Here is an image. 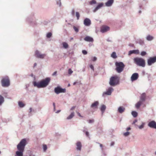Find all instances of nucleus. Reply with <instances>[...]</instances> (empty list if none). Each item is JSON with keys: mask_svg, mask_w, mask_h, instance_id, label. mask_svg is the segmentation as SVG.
<instances>
[{"mask_svg": "<svg viewBox=\"0 0 156 156\" xmlns=\"http://www.w3.org/2000/svg\"><path fill=\"white\" fill-rule=\"evenodd\" d=\"M27 144V141L26 139H22L17 146L18 151L16 152L17 156H23V152L26 145Z\"/></svg>", "mask_w": 156, "mask_h": 156, "instance_id": "nucleus-1", "label": "nucleus"}, {"mask_svg": "<svg viewBox=\"0 0 156 156\" xmlns=\"http://www.w3.org/2000/svg\"><path fill=\"white\" fill-rule=\"evenodd\" d=\"M134 62L138 66L142 67L145 66V60L141 58L136 57L134 59Z\"/></svg>", "mask_w": 156, "mask_h": 156, "instance_id": "nucleus-2", "label": "nucleus"}, {"mask_svg": "<svg viewBox=\"0 0 156 156\" xmlns=\"http://www.w3.org/2000/svg\"><path fill=\"white\" fill-rule=\"evenodd\" d=\"M119 78L117 76H113L110 78L109 84L110 85L114 86L119 83Z\"/></svg>", "mask_w": 156, "mask_h": 156, "instance_id": "nucleus-3", "label": "nucleus"}, {"mask_svg": "<svg viewBox=\"0 0 156 156\" xmlns=\"http://www.w3.org/2000/svg\"><path fill=\"white\" fill-rule=\"evenodd\" d=\"M115 65L116 66V70L119 73H121L123 71L125 66L124 64L122 62H116L115 63Z\"/></svg>", "mask_w": 156, "mask_h": 156, "instance_id": "nucleus-4", "label": "nucleus"}, {"mask_svg": "<svg viewBox=\"0 0 156 156\" xmlns=\"http://www.w3.org/2000/svg\"><path fill=\"white\" fill-rule=\"evenodd\" d=\"M2 85L3 87H8L10 85V81L7 76L3 77L1 80Z\"/></svg>", "mask_w": 156, "mask_h": 156, "instance_id": "nucleus-5", "label": "nucleus"}, {"mask_svg": "<svg viewBox=\"0 0 156 156\" xmlns=\"http://www.w3.org/2000/svg\"><path fill=\"white\" fill-rule=\"evenodd\" d=\"M50 80L51 79L50 77H47L41 81V87L44 88L46 87L49 84Z\"/></svg>", "mask_w": 156, "mask_h": 156, "instance_id": "nucleus-6", "label": "nucleus"}, {"mask_svg": "<svg viewBox=\"0 0 156 156\" xmlns=\"http://www.w3.org/2000/svg\"><path fill=\"white\" fill-rule=\"evenodd\" d=\"M114 89L111 87H109L105 92L103 93L102 94L103 97H105L106 95H110L112 92L113 91Z\"/></svg>", "mask_w": 156, "mask_h": 156, "instance_id": "nucleus-7", "label": "nucleus"}, {"mask_svg": "<svg viewBox=\"0 0 156 156\" xmlns=\"http://www.w3.org/2000/svg\"><path fill=\"white\" fill-rule=\"evenodd\" d=\"M156 62V56L150 57L147 60V63L148 66H151Z\"/></svg>", "mask_w": 156, "mask_h": 156, "instance_id": "nucleus-8", "label": "nucleus"}, {"mask_svg": "<svg viewBox=\"0 0 156 156\" xmlns=\"http://www.w3.org/2000/svg\"><path fill=\"white\" fill-rule=\"evenodd\" d=\"M54 91L57 94H58L60 93H65L66 92V89L65 88L62 89L59 87H57L55 88Z\"/></svg>", "mask_w": 156, "mask_h": 156, "instance_id": "nucleus-9", "label": "nucleus"}, {"mask_svg": "<svg viewBox=\"0 0 156 156\" xmlns=\"http://www.w3.org/2000/svg\"><path fill=\"white\" fill-rule=\"evenodd\" d=\"M35 56L37 58L43 59L46 56L45 54H41L39 51L36 50L35 52Z\"/></svg>", "mask_w": 156, "mask_h": 156, "instance_id": "nucleus-10", "label": "nucleus"}, {"mask_svg": "<svg viewBox=\"0 0 156 156\" xmlns=\"http://www.w3.org/2000/svg\"><path fill=\"white\" fill-rule=\"evenodd\" d=\"M147 125L150 128L156 129V122L154 121L150 122Z\"/></svg>", "mask_w": 156, "mask_h": 156, "instance_id": "nucleus-11", "label": "nucleus"}, {"mask_svg": "<svg viewBox=\"0 0 156 156\" xmlns=\"http://www.w3.org/2000/svg\"><path fill=\"white\" fill-rule=\"evenodd\" d=\"M138 77V74L137 73H135L132 75L131 77V80L132 81H134L137 80Z\"/></svg>", "mask_w": 156, "mask_h": 156, "instance_id": "nucleus-12", "label": "nucleus"}, {"mask_svg": "<svg viewBox=\"0 0 156 156\" xmlns=\"http://www.w3.org/2000/svg\"><path fill=\"white\" fill-rule=\"evenodd\" d=\"M84 24L86 26H89L91 24V21L88 18H86L84 20Z\"/></svg>", "mask_w": 156, "mask_h": 156, "instance_id": "nucleus-13", "label": "nucleus"}, {"mask_svg": "<svg viewBox=\"0 0 156 156\" xmlns=\"http://www.w3.org/2000/svg\"><path fill=\"white\" fill-rule=\"evenodd\" d=\"M109 29L110 28L104 25L101 27V31L102 33H104L108 31Z\"/></svg>", "mask_w": 156, "mask_h": 156, "instance_id": "nucleus-14", "label": "nucleus"}, {"mask_svg": "<svg viewBox=\"0 0 156 156\" xmlns=\"http://www.w3.org/2000/svg\"><path fill=\"white\" fill-rule=\"evenodd\" d=\"M103 5V3H99L98 5L93 10L94 12H97L98 10L101 8Z\"/></svg>", "mask_w": 156, "mask_h": 156, "instance_id": "nucleus-15", "label": "nucleus"}, {"mask_svg": "<svg viewBox=\"0 0 156 156\" xmlns=\"http://www.w3.org/2000/svg\"><path fill=\"white\" fill-rule=\"evenodd\" d=\"M33 84L34 87H36L39 88H42L40 81L38 82L35 81H34Z\"/></svg>", "mask_w": 156, "mask_h": 156, "instance_id": "nucleus-16", "label": "nucleus"}, {"mask_svg": "<svg viewBox=\"0 0 156 156\" xmlns=\"http://www.w3.org/2000/svg\"><path fill=\"white\" fill-rule=\"evenodd\" d=\"M114 2V0H108L105 3L106 6L107 7L111 6Z\"/></svg>", "mask_w": 156, "mask_h": 156, "instance_id": "nucleus-17", "label": "nucleus"}, {"mask_svg": "<svg viewBox=\"0 0 156 156\" xmlns=\"http://www.w3.org/2000/svg\"><path fill=\"white\" fill-rule=\"evenodd\" d=\"M76 149L77 151H80L82 147V145L80 142L78 141L76 143Z\"/></svg>", "mask_w": 156, "mask_h": 156, "instance_id": "nucleus-18", "label": "nucleus"}, {"mask_svg": "<svg viewBox=\"0 0 156 156\" xmlns=\"http://www.w3.org/2000/svg\"><path fill=\"white\" fill-rule=\"evenodd\" d=\"M99 105V102L98 101H95L91 105L90 107L93 109H95L97 108V106Z\"/></svg>", "mask_w": 156, "mask_h": 156, "instance_id": "nucleus-19", "label": "nucleus"}, {"mask_svg": "<svg viewBox=\"0 0 156 156\" xmlns=\"http://www.w3.org/2000/svg\"><path fill=\"white\" fill-rule=\"evenodd\" d=\"M84 40L85 41L87 42H92L94 41L93 39L89 36H87L85 37L84 38Z\"/></svg>", "mask_w": 156, "mask_h": 156, "instance_id": "nucleus-20", "label": "nucleus"}, {"mask_svg": "<svg viewBox=\"0 0 156 156\" xmlns=\"http://www.w3.org/2000/svg\"><path fill=\"white\" fill-rule=\"evenodd\" d=\"M139 53V51L138 50H133L130 51L128 53L129 55H130L131 54H138Z\"/></svg>", "mask_w": 156, "mask_h": 156, "instance_id": "nucleus-21", "label": "nucleus"}, {"mask_svg": "<svg viewBox=\"0 0 156 156\" xmlns=\"http://www.w3.org/2000/svg\"><path fill=\"white\" fill-rule=\"evenodd\" d=\"M146 94L145 93H143L140 97V101L143 102L145 101L146 100Z\"/></svg>", "mask_w": 156, "mask_h": 156, "instance_id": "nucleus-22", "label": "nucleus"}, {"mask_svg": "<svg viewBox=\"0 0 156 156\" xmlns=\"http://www.w3.org/2000/svg\"><path fill=\"white\" fill-rule=\"evenodd\" d=\"M146 39L147 41H150L154 39V37L150 35H148L146 36Z\"/></svg>", "mask_w": 156, "mask_h": 156, "instance_id": "nucleus-23", "label": "nucleus"}, {"mask_svg": "<svg viewBox=\"0 0 156 156\" xmlns=\"http://www.w3.org/2000/svg\"><path fill=\"white\" fill-rule=\"evenodd\" d=\"M106 109V106L105 105H102L100 108V110L101 112L102 115H103V114L104 112Z\"/></svg>", "mask_w": 156, "mask_h": 156, "instance_id": "nucleus-24", "label": "nucleus"}, {"mask_svg": "<svg viewBox=\"0 0 156 156\" xmlns=\"http://www.w3.org/2000/svg\"><path fill=\"white\" fill-rule=\"evenodd\" d=\"M125 108L122 106L119 107L118 108V111L119 113H122L125 111Z\"/></svg>", "mask_w": 156, "mask_h": 156, "instance_id": "nucleus-25", "label": "nucleus"}, {"mask_svg": "<svg viewBox=\"0 0 156 156\" xmlns=\"http://www.w3.org/2000/svg\"><path fill=\"white\" fill-rule=\"evenodd\" d=\"M75 115V113L73 112L71 113L66 118L67 119L69 120L71 119Z\"/></svg>", "mask_w": 156, "mask_h": 156, "instance_id": "nucleus-26", "label": "nucleus"}, {"mask_svg": "<svg viewBox=\"0 0 156 156\" xmlns=\"http://www.w3.org/2000/svg\"><path fill=\"white\" fill-rule=\"evenodd\" d=\"M142 103L143 102H141V101H139L135 105L136 108H138L142 105Z\"/></svg>", "mask_w": 156, "mask_h": 156, "instance_id": "nucleus-27", "label": "nucleus"}, {"mask_svg": "<svg viewBox=\"0 0 156 156\" xmlns=\"http://www.w3.org/2000/svg\"><path fill=\"white\" fill-rule=\"evenodd\" d=\"M18 104L19 106L21 108H23L25 106V104L21 101H19L18 102Z\"/></svg>", "mask_w": 156, "mask_h": 156, "instance_id": "nucleus-28", "label": "nucleus"}, {"mask_svg": "<svg viewBox=\"0 0 156 156\" xmlns=\"http://www.w3.org/2000/svg\"><path fill=\"white\" fill-rule=\"evenodd\" d=\"M96 3L97 2L95 0H92L89 2V5H93V4H96Z\"/></svg>", "mask_w": 156, "mask_h": 156, "instance_id": "nucleus-29", "label": "nucleus"}, {"mask_svg": "<svg viewBox=\"0 0 156 156\" xmlns=\"http://www.w3.org/2000/svg\"><path fill=\"white\" fill-rule=\"evenodd\" d=\"M131 114L134 117H136L137 116L138 114L135 111H133L131 112Z\"/></svg>", "mask_w": 156, "mask_h": 156, "instance_id": "nucleus-30", "label": "nucleus"}, {"mask_svg": "<svg viewBox=\"0 0 156 156\" xmlns=\"http://www.w3.org/2000/svg\"><path fill=\"white\" fill-rule=\"evenodd\" d=\"M4 102V98L1 95H0V105Z\"/></svg>", "mask_w": 156, "mask_h": 156, "instance_id": "nucleus-31", "label": "nucleus"}, {"mask_svg": "<svg viewBox=\"0 0 156 156\" xmlns=\"http://www.w3.org/2000/svg\"><path fill=\"white\" fill-rule=\"evenodd\" d=\"M63 47L64 48L66 49L68 47V45L67 43L66 42H63L62 44Z\"/></svg>", "mask_w": 156, "mask_h": 156, "instance_id": "nucleus-32", "label": "nucleus"}, {"mask_svg": "<svg viewBox=\"0 0 156 156\" xmlns=\"http://www.w3.org/2000/svg\"><path fill=\"white\" fill-rule=\"evenodd\" d=\"M111 57L113 58H117L116 53L115 52H113L111 55Z\"/></svg>", "mask_w": 156, "mask_h": 156, "instance_id": "nucleus-33", "label": "nucleus"}, {"mask_svg": "<svg viewBox=\"0 0 156 156\" xmlns=\"http://www.w3.org/2000/svg\"><path fill=\"white\" fill-rule=\"evenodd\" d=\"M56 4L58 5L59 7H61L62 5L61 2V0H55Z\"/></svg>", "mask_w": 156, "mask_h": 156, "instance_id": "nucleus-34", "label": "nucleus"}, {"mask_svg": "<svg viewBox=\"0 0 156 156\" xmlns=\"http://www.w3.org/2000/svg\"><path fill=\"white\" fill-rule=\"evenodd\" d=\"M145 124V123L144 122H142V124L138 126L139 129H143L144 128Z\"/></svg>", "mask_w": 156, "mask_h": 156, "instance_id": "nucleus-35", "label": "nucleus"}, {"mask_svg": "<svg viewBox=\"0 0 156 156\" xmlns=\"http://www.w3.org/2000/svg\"><path fill=\"white\" fill-rule=\"evenodd\" d=\"M43 149L44 152H46V151L47 149V146L45 144H44L43 146Z\"/></svg>", "mask_w": 156, "mask_h": 156, "instance_id": "nucleus-36", "label": "nucleus"}, {"mask_svg": "<svg viewBox=\"0 0 156 156\" xmlns=\"http://www.w3.org/2000/svg\"><path fill=\"white\" fill-rule=\"evenodd\" d=\"M27 21L28 23H31L33 20V19L30 17H28L27 18Z\"/></svg>", "mask_w": 156, "mask_h": 156, "instance_id": "nucleus-37", "label": "nucleus"}, {"mask_svg": "<svg viewBox=\"0 0 156 156\" xmlns=\"http://www.w3.org/2000/svg\"><path fill=\"white\" fill-rule=\"evenodd\" d=\"M73 28L74 29V30L76 32V33H77L79 31V28L78 27H76L75 26H73Z\"/></svg>", "mask_w": 156, "mask_h": 156, "instance_id": "nucleus-38", "label": "nucleus"}, {"mask_svg": "<svg viewBox=\"0 0 156 156\" xmlns=\"http://www.w3.org/2000/svg\"><path fill=\"white\" fill-rule=\"evenodd\" d=\"M52 35V34L51 32H48V33L46 35V37L48 38H50Z\"/></svg>", "mask_w": 156, "mask_h": 156, "instance_id": "nucleus-39", "label": "nucleus"}, {"mask_svg": "<svg viewBox=\"0 0 156 156\" xmlns=\"http://www.w3.org/2000/svg\"><path fill=\"white\" fill-rule=\"evenodd\" d=\"M76 15L77 17V20H79L80 17V14L79 12H76Z\"/></svg>", "mask_w": 156, "mask_h": 156, "instance_id": "nucleus-40", "label": "nucleus"}, {"mask_svg": "<svg viewBox=\"0 0 156 156\" xmlns=\"http://www.w3.org/2000/svg\"><path fill=\"white\" fill-rule=\"evenodd\" d=\"M130 133L129 132L127 131L123 133V135L124 136H128L130 134Z\"/></svg>", "mask_w": 156, "mask_h": 156, "instance_id": "nucleus-41", "label": "nucleus"}, {"mask_svg": "<svg viewBox=\"0 0 156 156\" xmlns=\"http://www.w3.org/2000/svg\"><path fill=\"white\" fill-rule=\"evenodd\" d=\"M147 54V53L145 51H142L141 52L140 55L142 56H144Z\"/></svg>", "mask_w": 156, "mask_h": 156, "instance_id": "nucleus-42", "label": "nucleus"}, {"mask_svg": "<svg viewBox=\"0 0 156 156\" xmlns=\"http://www.w3.org/2000/svg\"><path fill=\"white\" fill-rule=\"evenodd\" d=\"M71 14L73 16H74L75 15V10L74 9H72Z\"/></svg>", "mask_w": 156, "mask_h": 156, "instance_id": "nucleus-43", "label": "nucleus"}, {"mask_svg": "<svg viewBox=\"0 0 156 156\" xmlns=\"http://www.w3.org/2000/svg\"><path fill=\"white\" fill-rule=\"evenodd\" d=\"M87 121L89 123H93L94 122V119H90L87 120Z\"/></svg>", "mask_w": 156, "mask_h": 156, "instance_id": "nucleus-44", "label": "nucleus"}, {"mask_svg": "<svg viewBox=\"0 0 156 156\" xmlns=\"http://www.w3.org/2000/svg\"><path fill=\"white\" fill-rule=\"evenodd\" d=\"M73 73V71L70 69H69L68 70V73L70 75Z\"/></svg>", "mask_w": 156, "mask_h": 156, "instance_id": "nucleus-45", "label": "nucleus"}, {"mask_svg": "<svg viewBox=\"0 0 156 156\" xmlns=\"http://www.w3.org/2000/svg\"><path fill=\"white\" fill-rule=\"evenodd\" d=\"M82 52L84 55H86L87 54V51L85 50H82Z\"/></svg>", "mask_w": 156, "mask_h": 156, "instance_id": "nucleus-46", "label": "nucleus"}, {"mask_svg": "<svg viewBox=\"0 0 156 156\" xmlns=\"http://www.w3.org/2000/svg\"><path fill=\"white\" fill-rule=\"evenodd\" d=\"M139 8L140 9H141L143 7V5L141 3H140L139 4Z\"/></svg>", "mask_w": 156, "mask_h": 156, "instance_id": "nucleus-47", "label": "nucleus"}, {"mask_svg": "<svg viewBox=\"0 0 156 156\" xmlns=\"http://www.w3.org/2000/svg\"><path fill=\"white\" fill-rule=\"evenodd\" d=\"M90 68L93 70V71L94 70V67L92 65H90Z\"/></svg>", "mask_w": 156, "mask_h": 156, "instance_id": "nucleus-48", "label": "nucleus"}, {"mask_svg": "<svg viewBox=\"0 0 156 156\" xmlns=\"http://www.w3.org/2000/svg\"><path fill=\"white\" fill-rule=\"evenodd\" d=\"M57 73V72L56 71H55L52 74V76H56Z\"/></svg>", "mask_w": 156, "mask_h": 156, "instance_id": "nucleus-49", "label": "nucleus"}, {"mask_svg": "<svg viewBox=\"0 0 156 156\" xmlns=\"http://www.w3.org/2000/svg\"><path fill=\"white\" fill-rule=\"evenodd\" d=\"M97 59V58L96 57H94L93 58L92 60L93 61H95Z\"/></svg>", "mask_w": 156, "mask_h": 156, "instance_id": "nucleus-50", "label": "nucleus"}, {"mask_svg": "<svg viewBox=\"0 0 156 156\" xmlns=\"http://www.w3.org/2000/svg\"><path fill=\"white\" fill-rule=\"evenodd\" d=\"M85 134L87 136H88L89 135V133L87 131L85 132Z\"/></svg>", "mask_w": 156, "mask_h": 156, "instance_id": "nucleus-51", "label": "nucleus"}, {"mask_svg": "<svg viewBox=\"0 0 156 156\" xmlns=\"http://www.w3.org/2000/svg\"><path fill=\"white\" fill-rule=\"evenodd\" d=\"M75 106H73L70 109V110H73L75 109Z\"/></svg>", "mask_w": 156, "mask_h": 156, "instance_id": "nucleus-52", "label": "nucleus"}, {"mask_svg": "<svg viewBox=\"0 0 156 156\" xmlns=\"http://www.w3.org/2000/svg\"><path fill=\"white\" fill-rule=\"evenodd\" d=\"M137 122V120L136 119H135L133 122V124H134Z\"/></svg>", "mask_w": 156, "mask_h": 156, "instance_id": "nucleus-53", "label": "nucleus"}, {"mask_svg": "<svg viewBox=\"0 0 156 156\" xmlns=\"http://www.w3.org/2000/svg\"><path fill=\"white\" fill-rule=\"evenodd\" d=\"M130 129H131V128H130V127H127V128H126V130L127 131H128L129 130H130Z\"/></svg>", "mask_w": 156, "mask_h": 156, "instance_id": "nucleus-54", "label": "nucleus"}, {"mask_svg": "<svg viewBox=\"0 0 156 156\" xmlns=\"http://www.w3.org/2000/svg\"><path fill=\"white\" fill-rule=\"evenodd\" d=\"M32 111V109L31 108H29V112L30 113Z\"/></svg>", "mask_w": 156, "mask_h": 156, "instance_id": "nucleus-55", "label": "nucleus"}, {"mask_svg": "<svg viewBox=\"0 0 156 156\" xmlns=\"http://www.w3.org/2000/svg\"><path fill=\"white\" fill-rule=\"evenodd\" d=\"M98 143L100 145V147L102 148V147H103L102 145L101 144L99 143Z\"/></svg>", "mask_w": 156, "mask_h": 156, "instance_id": "nucleus-56", "label": "nucleus"}, {"mask_svg": "<svg viewBox=\"0 0 156 156\" xmlns=\"http://www.w3.org/2000/svg\"><path fill=\"white\" fill-rule=\"evenodd\" d=\"M61 112V110H58L57 111L55 112L56 113H58Z\"/></svg>", "mask_w": 156, "mask_h": 156, "instance_id": "nucleus-57", "label": "nucleus"}, {"mask_svg": "<svg viewBox=\"0 0 156 156\" xmlns=\"http://www.w3.org/2000/svg\"><path fill=\"white\" fill-rule=\"evenodd\" d=\"M107 41H108V42H111L112 41L109 39V38H108L107 40Z\"/></svg>", "mask_w": 156, "mask_h": 156, "instance_id": "nucleus-58", "label": "nucleus"}, {"mask_svg": "<svg viewBox=\"0 0 156 156\" xmlns=\"http://www.w3.org/2000/svg\"><path fill=\"white\" fill-rule=\"evenodd\" d=\"M114 144V142H112L111 143V146H113Z\"/></svg>", "mask_w": 156, "mask_h": 156, "instance_id": "nucleus-59", "label": "nucleus"}, {"mask_svg": "<svg viewBox=\"0 0 156 156\" xmlns=\"http://www.w3.org/2000/svg\"><path fill=\"white\" fill-rule=\"evenodd\" d=\"M53 106L54 107H55V103L54 102L53 103Z\"/></svg>", "mask_w": 156, "mask_h": 156, "instance_id": "nucleus-60", "label": "nucleus"}, {"mask_svg": "<svg viewBox=\"0 0 156 156\" xmlns=\"http://www.w3.org/2000/svg\"><path fill=\"white\" fill-rule=\"evenodd\" d=\"M30 76H31V77H35V76H34V75L32 73L30 75Z\"/></svg>", "mask_w": 156, "mask_h": 156, "instance_id": "nucleus-61", "label": "nucleus"}, {"mask_svg": "<svg viewBox=\"0 0 156 156\" xmlns=\"http://www.w3.org/2000/svg\"><path fill=\"white\" fill-rule=\"evenodd\" d=\"M77 83H78V82H74V83H73V85H75V84H76Z\"/></svg>", "mask_w": 156, "mask_h": 156, "instance_id": "nucleus-62", "label": "nucleus"}, {"mask_svg": "<svg viewBox=\"0 0 156 156\" xmlns=\"http://www.w3.org/2000/svg\"><path fill=\"white\" fill-rule=\"evenodd\" d=\"M37 63H35L34 64V67H35L37 66Z\"/></svg>", "mask_w": 156, "mask_h": 156, "instance_id": "nucleus-63", "label": "nucleus"}, {"mask_svg": "<svg viewBox=\"0 0 156 156\" xmlns=\"http://www.w3.org/2000/svg\"><path fill=\"white\" fill-rule=\"evenodd\" d=\"M141 10H139V13L140 14L141 13Z\"/></svg>", "mask_w": 156, "mask_h": 156, "instance_id": "nucleus-64", "label": "nucleus"}]
</instances>
